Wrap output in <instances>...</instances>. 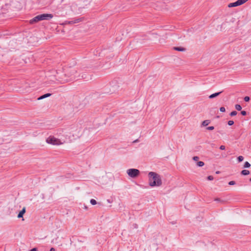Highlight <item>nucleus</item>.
<instances>
[{
  "mask_svg": "<svg viewBox=\"0 0 251 251\" xmlns=\"http://www.w3.org/2000/svg\"><path fill=\"white\" fill-rule=\"evenodd\" d=\"M149 185L151 187L159 186L162 184L160 176L157 173L151 172L149 173Z\"/></svg>",
  "mask_w": 251,
  "mask_h": 251,
  "instance_id": "nucleus-1",
  "label": "nucleus"
},
{
  "mask_svg": "<svg viewBox=\"0 0 251 251\" xmlns=\"http://www.w3.org/2000/svg\"><path fill=\"white\" fill-rule=\"evenodd\" d=\"M249 68L248 64H231L230 68L237 72H244Z\"/></svg>",
  "mask_w": 251,
  "mask_h": 251,
  "instance_id": "nucleus-2",
  "label": "nucleus"
},
{
  "mask_svg": "<svg viewBox=\"0 0 251 251\" xmlns=\"http://www.w3.org/2000/svg\"><path fill=\"white\" fill-rule=\"evenodd\" d=\"M53 16L50 14H43L38 15L30 20V23L37 22L40 21L51 19Z\"/></svg>",
  "mask_w": 251,
  "mask_h": 251,
  "instance_id": "nucleus-3",
  "label": "nucleus"
},
{
  "mask_svg": "<svg viewBox=\"0 0 251 251\" xmlns=\"http://www.w3.org/2000/svg\"><path fill=\"white\" fill-rule=\"evenodd\" d=\"M46 142L47 143L53 145H60L63 144V143L60 139L56 138L53 136H50L48 137L46 139Z\"/></svg>",
  "mask_w": 251,
  "mask_h": 251,
  "instance_id": "nucleus-4",
  "label": "nucleus"
},
{
  "mask_svg": "<svg viewBox=\"0 0 251 251\" xmlns=\"http://www.w3.org/2000/svg\"><path fill=\"white\" fill-rule=\"evenodd\" d=\"M127 173L129 176L134 178L139 175L140 172L138 169H129L127 170Z\"/></svg>",
  "mask_w": 251,
  "mask_h": 251,
  "instance_id": "nucleus-5",
  "label": "nucleus"
},
{
  "mask_svg": "<svg viewBox=\"0 0 251 251\" xmlns=\"http://www.w3.org/2000/svg\"><path fill=\"white\" fill-rule=\"evenodd\" d=\"M249 0H237L234 2L230 3L228 4V7L231 8L233 7H236L246 3Z\"/></svg>",
  "mask_w": 251,
  "mask_h": 251,
  "instance_id": "nucleus-6",
  "label": "nucleus"
},
{
  "mask_svg": "<svg viewBox=\"0 0 251 251\" xmlns=\"http://www.w3.org/2000/svg\"><path fill=\"white\" fill-rule=\"evenodd\" d=\"M63 72H65V75H67L68 76H71L72 75V73L71 72H69L70 71L72 72V73H74V70L72 69L71 68H67L65 69L63 68Z\"/></svg>",
  "mask_w": 251,
  "mask_h": 251,
  "instance_id": "nucleus-7",
  "label": "nucleus"
},
{
  "mask_svg": "<svg viewBox=\"0 0 251 251\" xmlns=\"http://www.w3.org/2000/svg\"><path fill=\"white\" fill-rule=\"evenodd\" d=\"M25 208L24 207L23 208V209L19 212L18 215V218H22L23 216V215L25 213Z\"/></svg>",
  "mask_w": 251,
  "mask_h": 251,
  "instance_id": "nucleus-8",
  "label": "nucleus"
},
{
  "mask_svg": "<svg viewBox=\"0 0 251 251\" xmlns=\"http://www.w3.org/2000/svg\"><path fill=\"white\" fill-rule=\"evenodd\" d=\"M221 93H222V92H217V93L213 94L209 96V98L213 99V98L219 96Z\"/></svg>",
  "mask_w": 251,
  "mask_h": 251,
  "instance_id": "nucleus-9",
  "label": "nucleus"
},
{
  "mask_svg": "<svg viewBox=\"0 0 251 251\" xmlns=\"http://www.w3.org/2000/svg\"><path fill=\"white\" fill-rule=\"evenodd\" d=\"M51 95L50 94V93H47V94H46L42 96H41L40 97H39L38 100H42V99H43L44 98H47L48 97H50V96Z\"/></svg>",
  "mask_w": 251,
  "mask_h": 251,
  "instance_id": "nucleus-10",
  "label": "nucleus"
},
{
  "mask_svg": "<svg viewBox=\"0 0 251 251\" xmlns=\"http://www.w3.org/2000/svg\"><path fill=\"white\" fill-rule=\"evenodd\" d=\"M241 174L242 175L246 176L250 174V172L249 170H243L241 171Z\"/></svg>",
  "mask_w": 251,
  "mask_h": 251,
  "instance_id": "nucleus-11",
  "label": "nucleus"
},
{
  "mask_svg": "<svg viewBox=\"0 0 251 251\" xmlns=\"http://www.w3.org/2000/svg\"><path fill=\"white\" fill-rule=\"evenodd\" d=\"M210 124V121L208 120H204L202 123V125L204 126H207Z\"/></svg>",
  "mask_w": 251,
  "mask_h": 251,
  "instance_id": "nucleus-12",
  "label": "nucleus"
},
{
  "mask_svg": "<svg viewBox=\"0 0 251 251\" xmlns=\"http://www.w3.org/2000/svg\"><path fill=\"white\" fill-rule=\"evenodd\" d=\"M235 107L236 110L238 111H240L242 109V107L240 104H236Z\"/></svg>",
  "mask_w": 251,
  "mask_h": 251,
  "instance_id": "nucleus-13",
  "label": "nucleus"
},
{
  "mask_svg": "<svg viewBox=\"0 0 251 251\" xmlns=\"http://www.w3.org/2000/svg\"><path fill=\"white\" fill-rule=\"evenodd\" d=\"M204 165V163L202 161H199L197 162V166L199 167H202Z\"/></svg>",
  "mask_w": 251,
  "mask_h": 251,
  "instance_id": "nucleus-14",
  "label": "nucleus"
},
{
  "mask_svg": "<svg viewBox=\"0 0 251 251\" xmlns=\"http://www.w3.org/2000/svg\"><path fill=\"white\" fill-rule=\"evenodd\" d=\"M251 166V164L249 162L246 161L245 164H244V168H249Z\"/></svg>",
  "mask_w": 251,
  "mask_h": 251,
  "instance_id": "nucleus-15",
  "label": "nucleus"
},
{
  "mask_svg": "<svg viewBox=\"0 0 251 251\" xmlns=\"http://www.w3.org/2000/svg\"><path fill=\"white\" fill-rule=\"evenodd\" d=\"M237 160L238 162H241L244 160V157L242 156H239L237 157Z\"/></svg>",
  "mask_w": 251,
  "mask_h": 251,
  "instance_id": "nucleus-16",
  "label": "nucleus"
},
{
  "mask_svg": "<svg viewBox=\"0 0 251 251\" xmlns=\"http://www.w3.org/2000/svg\"><path fill=\"white\" fill-rule=\"evenodd\" d=\"M90 203L92 204V205H95L97 203V201L95 200L94 199H91L90 200Z\"/></svg>",
  "mask_w": 251,
  "mask_h": 251,
  "instance_id": "nucleus-17",
  "label": "nucleus"
},
{
  "mask_svg": "<svg viewBox=\"0 0 251 251\" xmlns=\"http://www.w3.org/2000/svg\"><path fill=\"white\" fill-rule=\"evenodd\" d=\"M175 49L178 51H184L185 50L184 48L179 47L175 48Z\"/></svg>",
  "mask_w": 251,
  "mask_h": 251,
  "instance_id": "nucleus-18",
  "label": "nucleus"
},
{
  "mask_svg": "<svg viewBox=\"0 0 251 251\" xmlns=\"http://www.w3.org/2000/svg\"><path fill=\"white\" fill-rule=\"evenodd\" d=\"M237 114V112L236 111H232L230 114V115L231 116H235Z\"/></svg>",
  "mask_w": 251,
  "mask_h": 251,
  "instance_id": "nucleus-19",
  "label": "nucleus"
},
{
  "mask_svg": "<svg viewBox=\"0 0 251 251\" xmlns=\"http://www.w3.org/2000/svg\"><path fill=\"white\" fill-rule=\"evenodd\" d=\"M59 81L61 83H64L65 82H67L68 81V80L62 79L61 80H60Z\"/></svg>",
  "mask_w": 251,
  "mask_h": 251,
  "instance_id": "nucleus-20",
  "label": "nucleus"
},
{
  "mask_svg": "<svg viewBox=\"0 0 251 251\" xmlns=\"http://www.w3.org/2000/svg\"><path fill=\"white\" fill-rule=\"evenodd\" d=\"M244 100H245V101H249L250 100V97H248V96H246V97L244 98Z\"/></svg>",
  "mask_w": 251,
  "mask_h": 251,
  "instance_id": "nucleus-21",
  "label": "nucleus"
},
{
  "mask_svg": "<svg viewBox=\"0 0 251 251\" xmlns=\"http://www.w3.org/2000/svg\"><path fill=\"white\" fill-rule=\"evenodd\" d=\"M206 129L207 130H213L214 129V126H208L206 128Z\"/></svg>",
  "mask_w": 251,
  "mask_h": 251,
  "instance_id": "nucleus-22",
  "label": "nucleus"
},
{
  "mask_svg": "<svg viewBox=\"0 0 251 251\" xmlns=\"http://www.w3.org/2000/svg\"><path fill=\"white\" fill-rule=\"evenodd\" d=\"M228 184L230 185H233L235 184V182L234 181H230L228 182Z\"/></svg>",
  "mask_w": 251,
  "mask_h": 251,
  "instance_id": "nucleus-23",
  "label": "nucleus"
},
{
  "mask_svg": "<svg viewBox=\"0 0 251 251\" xmlns=\"http://www.w3.org/2000/svg\"><path fill=\"white\" fill-rule=\"evenodd\" d=\"M220 110L221 112H224L226 111L225 108L224 107H221L220 108Z\"/></svg>",
  "mask_w": 251,
  "mask_h": 251,
  "instance_id": "nucleus-24",
  "label": "nucleus"
},
{
  "mask_svg": "<svg viewBox=\"0 0 251 251\" xmlns=\"http://www.w3.org/2000/svg\"><path fill=\"white\" fill-rule=\"evenodd\" d=\"M234 124V122L233 121H229L228 122V125L229 126H232Z\"/></svg>",
  "mask_w": 251,
  "mask_h": 251,
  "instance_id": "nucleus-25",
  "label": "nucleus"
},
{
  "mask_svg": "<svg viewBox=\"0 0 251 251\" xmlns=\"http://www.w3.org/2000/svg\"><path fill=\"white\" fill-rule=\"evenodd\" d=\"M207 179L209 180H212L213 179V176H209L208 177H207Z\"/></svg>",
  "mask_w": 251,
  "mask_h": 251,
  "instance_id": "nucleus-26",
  "label": "nucleus"
},
{
  "mask_svg": "<svg viewBox=\"0 0 251 251\" xmlns=\"http://www.w3.org/2000/svg\"><path fill=\"white\" fill-rule=\"evenodd\" d=\"M199 159V157L198 156H194L193 157V159L195 161H197L198 160V159Z\"/></svg>",
  "mask_w": 251,
  "mask_h": 251,
  "instance_id": "nucleus-27",
  "label": "nucleus"
},
{
  "mask_svg": "<svg viewBox=\"0 0 251 251\" xmlns=\"http://www.w3.org/2000/svg\"><path fill=\"white\" fill-rule=\"evenodd\" d=\"M225 149H226V147L224 145H221L220 147V149L221 150H225Z\"/></svg>",
  "mask_w": 251,
  "mask_h": 251,
  "instance_id": "nucleus-28",
  "label": "nucleus"
},
{
  "mask_svg": "<svg viewBox=\"0 0 251 251\" xmlns=\"http://www.w3.org/2000/svg\"><path fill=\"white\" fill-rule=\"evenodd\" d=\"M241 113L243 116H245L247 114V113L245 111H242Z\"/></svg>",
  "mask_w": 251,
  "mask_h": 251,
  "instance_id": "nucleus-29",
  "label": "nucleus"
},
{
  "mask_svg": "<svg viewBox=\"0 0 251 251\" xmlns=\"http://www.w3.org/2000/svg\"><path fill=\"white\" fill-rule=\"evenodd\" d=\"M29 251H37V249L36 248H34L32 249Z\"/></svg>",
  "mask_w": 251,
  "mask_h": 251,
  "instance_id": "nucleus-30",
  "label": "nucleus"
},
{
  "mask_svg": "<svg viewBox=\"0 0 251 251\" xmlns=\"http://www.w3.org/2000/svg\"><path fill=\"white\" fill-rule=\"evenodd\" d=\"M50 251H55V249L53 248H51L50 249Z\"/></svg>",
  "mask_w": 251,
  "mask_h": 251,
  "instance_id": "nucleus-31",
  "label": "nucleus"
},
{
  "mask_svg": "<svg viewBox=\"0 0 251 251\" xmlns=\"http://www.w3.org/2000/svg\"><path fill=\"white\" fill-rule=\"evenodd\" d=\"M79 21V19H78V20H76V21H75V23H78Z\"/></svg>",
  "mask_w": 251,
  "mask_h": 251,
  "instance_id": "nucleus-32",
  "label": "nucleus"
},
{
  "mask_svg": "<svg viewBox=\"0 0 251 251\" xmlns=\"http://www.w3.org/2000/svg\"><path fill=\"white\" fill-rule=\"evenodd\" d=\"M137 141V140L134 141V142H136Z\"/></svg>",
  "mask_w": 251,
  "mask_h": 251,
  "instance_id": "nucleus-33",
  "label": "nucleus"
},
{
  "mask_svg": "<svg viewBox=\"0 0 251 251\" xmlns=\"http://www.w3.org/2000/svg\"><path fill=\"white\" fill-rule=\"evenodd\" d=\"M250 180L251 181V178H250Z\"/></svg>",
  "mask_w": 251,
  "mask_h": 251,
  "instance_id": "nucleus-34",
  "label": "nucleus"
}]
</instances>
